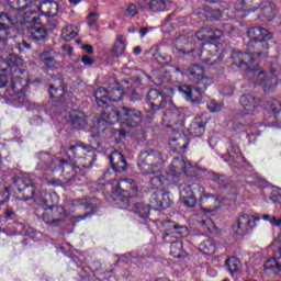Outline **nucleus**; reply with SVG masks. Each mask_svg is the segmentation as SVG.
Instances as JSON below:
<instances>
[{"mask_svg": "<svg viewBox=\"0 0 281 281\" xmlns=\"http://www.w3.org/2000/svg\"><path fill=\"white\" fill-rule=\"evenodd\" d=\"M200 227H202V229H207V232H214L215 226L212 218H205L200 222Z\"/></svg>", "mask_w": 281, "mask_h": 281, "instance_id": "47", "label": "nucleus"}, {"mask_svg": "<svg viewBox=\"0 0 281 281\" xmlns=\"http://www.w3.org/2000/svg\"><path fill=\"white\" fill-rule=\"evenodd\" d=\"M139 14V9L134 3L130 4L125 10V16L128 19H133V16H137Z\"/></svg>", "mask_w": 281, "mask_h": 281, "instance_id": "45", "label": "nucleus"}, {"mask_svg": "<svg viewBox=\"0 0 281 281\" xmlns=\"http://www.w3.org/2000/svg\"><path fill=\"white\" fill-rule=\"evenodd\" d=\"M195 36L198 41H217V38H223V31L204 26L195 33Z\"/></svg>", "mask_w": 281, "mask_h": 281, "instance_id": "16", "label": "nucleus"}, {"mask_svg": "<svg viewBox=\"0 0 281 281\" xmlns=\"http://www.w3.org/2000/svg\"><path fill=\"white\" fill-rule=\"evenodd\" d=\"M216 52H218V46H216V44L204 45L203 49L200 52V58L202 59V63H206V65H214V61L210 60L216 56Z\"/></svg>", "mask_w": 281, "mask_h": 281, "instance_id": "21", "label": "nucleus"}, {"mask_svg": "<svg viewBox=\"0 0 281 281\" xmlns=\"http://www.w3.org/2000/svg\"><path fill=\"white\" fill-rule=\"evenodd\" d=\"M277 12H278V9L276 8V4L268 2L262 5L260 16L262 19H266L267 21H271L276 16Z\"/></svg>", "mask_w": 281, "mask_h": 281, "instance_id": "31", "label": "nucleus"}, {"mask_svg": "<svg viewBox=\"0 0 281 281\" xmlns=\"http://www.w3.org/2000/svg\"><path fill=\"white\" fill-rule=\"evenodd\" d=\"M121 120L126 126L135 127L142 122V112L136 109L123 106L121 109Z\"/></svg>", "mask_w": 281, "mask_h": 281, "instance_id": "12", "label": "nucleus"}, {"mask_svg": "<svg viewBox=\"0 0 281 281\" xmlns=\"http://www.w3.org/2000/svg\"><path fill=\"white\" fill-rule=\"evenodd\" d=\"M169 144L173 150H181V144L177 143V138H171Z\"/></svg>", "mask_w": 281, "mask_h": 281, "instance_id": "61", "label": "nucleus"}, {"mask_svg": "<svg viewBox=\"0 0 281 281\" xmlns=\"http://www.w3.org/2000/svg\"><path fill=\"white\" fill-rule=\"evenodd\" d=\"M272 247H273V258L276 260H280L281 259V241L274 240L272 243Z\"/></svg>", "mask_w": 281, "mask_h": 281, "instance_id": "49", "label": "nucleus"}, {"mask_svg": "<svg viewBox=\"0 0 281 281\" xmlns=\"http://www.w3.org/2000/svg\"><path fill=\"white\" fill-rule=\"evenodd\" d=\"M182 95H186V99L190 102H195L199 104L203 100V94L207 91V88H203V85H198L196 88H190V86H182L179 89Z\"/></svg>", "mask_w": 281, "mask_h": 281, "instance_id": "11", "label": "nucleus"}, {"mask_svg": "<svg viewBox=\"0 0 281 281\" xmlns=\"http://www.w3.org/2000/svg\"><path fill=\"white\" fill-rule=\"evenodd\" d=\"M175 95L172 88H167L162 92L157 89H151L147 93V100L153 111H159V109H166V105Z\"/></svg>", "mask_w": 281, "mask_h": 281, "instance_id": "3", "label": "nucleus"}, {"mask_svg": "<svg viewBox=\"0 0 281 281\" xmlns=\"http://www.w3.org/2000/svg\"><path fill=\"white\" fill-rule=\"evenodd\" d=\"M272 36L273 35H271L269 31L260 29V41H269V38H272Z\"/></svg>", "mask_w": 281, "mask_h": 281, "instance_id": "57", "label": "nucleus"}, {"mask_svg": "<svg viewBox=\"0 0 281 281\" xmlns=\"http://www.w3.org/2000/svg\"><path fill=\"white\" fill-rule=\"evenodd\" d=\"M213 181H216L220 183V186H225V181H227V178L224 176H214Z\"/></svg>", "mask_w": 281, "mask_h": 281, "instance_id": "60", "label": "nucleus"}, {"mask_svg": "<svg viewBox=\"0 0 281 281\" xmlns=\"http://www.w3.org/2000/svg\"><path fill=\"white\" fill-rule=\"evenodd\" d=\"M263 267L267 276H271V273L278 276L281 273V265L280 262H278V259H276V257L273 259H268L265 262Z\"/></svg>", "mask_w": 281, "mask_h": 281, "instance_id": "30", "label": "nucleus"}, {"mask_svg": "<svg viewBox=\"0 0 281 281\" xmlns=\"http://www.w3.org/2000/svg\"><path fill=\"white\" fill-rule=\"evenodd\" d=\"M8 87V77L3 74H0V89Z\"/></svg>", "mask_w": 281, "mask_h": 281, "instance_id": "59", "label": "nucleus"}, {"mask_svg": "<svg viewBox=\"0 0 281 281\" xmlns=\"http://www.w3.org/2000/svg\"><path fill=\"white\" fill-rule=\"evenodd\" d=\"M223 14H227L229 19H245L249 14V9L245 0H238L231 9L224 11Z\"/></svg>", "mask_w": 281, "mask_h": 281, "instance_id": "15", "label": "nucleus"}, {"mask_svg": "<svg viewBox=\"0 0 281 281\" xmlns=\"http://www.w3.org/2000/svg\"><path fill=\"white\" fill-rule=\"evenodd\" d=\"M125 52H126V38L124 37V35H117L112 46V54L114 58H120V56H124Z\"/></svg>", "mask_w": 281, "mask_h": 281, "instance_id": "23", "label": "nucleus"}, {"mask_svg": "<svg viewBox=\"0 0 281 281\" xmlns=\"http://www.w3.org/2000/svg\"><path fill=\"white\" fill-rule=\"evenodd\" d=\"M81 63H83V65H93V59L87 55H83L81 57Z\"/></svg>", "mask_w": 281, "mask_h": 281, "instance_id": "62", "label": "nucleus"}, {"mask_svg": "<svg viewBox=\"0 0 281 281\" xmlns=\"http://www.w3.org/2000/svg\"><path fill=\"white\" fill-rule=\"evenodd\" d=\"M78 36V26L75 25H67L61 31V38L66 41V43H69V41H74L75 37Z\"/></svg>", "mask_w": 281, "mask_h": 281, "instance_id": "37", "label": "nucleus"}, {"mask_svg": "<svg viewBox=\"0 0 281 281\" xmlns=\"http://www.w3.org/2000/svg\"><path fill=\"white\" fill-rule=\"evenodd\" d=\"M15 24L16 20L10 14L0 13V32H5V30H10V27H13Z\"/></svg>", "mask_w": 281, "mask_h": 281, "instance_id": "33", "label": "nucleus"}, {"mask_svg": "<svg viewBox=\"0 0 281 281\" xmlns=\"http://www.w3.org/2000/svg\"><path fill=\"white\" fill-rule=\"evenodd\" d=\"M256 221H260V217H251L247 214L239 216L234 225L233 229L238 236H245L256 227Z\"/></svg>", "mask_w": 281, "mask_h": 281, "instance_id": "9", "label": "nucleus"}, {"mask_svg": "<svg viewBox=\"0 0 281 281\" xmlns=\"http://www.w3.org/2000/svg\"><path fill=\"white\" fill-rule=\"evenodd\" d=\"M200 14H204L205 19L210 21H218L223 16V12L218 9L204 8Z\"/></svg>", "mask_w": 281, "mask_h": 281, "instance_id": "39", "label": "nucleus"}, {"mask_svg": "<svg viewBox=\"0 0 281 281\" xmlns=\"http://www.w3.org/2000/svg\"><path fill=\"white\" fill-rule=\"evenodd\" d=\"M44 5H46L47 8V12L48 14H50V16H56V14H58V3L57 2H44Z\"/></svg>", "mask_w": 281, "mask_h": 281, "instance_id": "46", "label": "nucleus"}, {"mask_svg": "<svg viewBox=\"0 0 281 281\" xmlns=\"http://www.w3.org/2000/svg\"><path fill=\"white\" fill-rule=\"evenodd\" d=\"M8 3L12 10H26L32 0H8Z\"/></svg>", "mask_w": 281, "mask_h": 281, "instance_id": "40", "label": "nucleus"}, {"mask_svg": "<svg viewBox=\"0 0 281 281\" xmlns=\"http://www.w3.org/2000/svg\"><path fill=\"white\" fill-rule=\"evenodd\" d=\"M65 168L68 166L67 160L53 158L49 154H42L37 162V170H56V167Z\"/></svg>", "mask_w": 281, "mask_h": 281, "instance_id": "10", "label": "nucleus"}, {"mask_svg": "<svg viewBox=\"0 0 281 281\" xmlns=\"http://www.w3.org/2000/svg\"><path fill=\"white\" fill-rule=\"evenodd\" d=\"M8 201H10V192L8 188H4L0 190V204L3 205V203H8Z\"/></svg>", "mask_w": 281, "mask_h": 281, "instance_id": "53", "label": "nucleus"}, {"mask_svg": "<svg viewBox=\"0 0 281 281\" xmlns=\"http://www.w3.org/2000/svg\"><path fill=\"white\" fill-rule=\"evenodd\" d=\"M207 109L211 111V113H218L220 111H223V103L212 101L207 103Z\"/></svg>", "mask_w": 281, "mask_h": 281, "instance_id": "51", "label": "nucleus"}, {"mask_svg": "<svg viewBox=\"0 0 281 281\" xmlns=\"http://www.w3.org/2000/svg\"><path fill=\"white\" fill-rule=\"evenodd\" d=\"M200 202L202 203V205H209V207H211L212 210L221 205V201L218 200V196L212 195L209 193H203V192H201Z\"/></svg>", "mask_w": 281, "mask_h": 281, "instance_id": "29", "label": "nucleus"}, {"mask_svg": "<svg viewBox=\"0 0 281 281\" xmlns=\"http://www.w3.org/2000/svg\"><path fill=\"white\" fill-rule=\"evenodd\" d=\"M172 0H149L148 5L151 12H166L170 10Z\"/></svg>", "mask_w": 281, "mask_h": 281, "instance_id": "24", "label": "nucleus"}, {"mask_svg": "<svg viewBox=\"0 0 281 281\" xmlns=\"http://www.w3.org/2000/svg\"><path fill=\"white\" fill-rule=\"evenodd\" d=\"M9 65H12V67H22L23 58L15 55H11L9 57Z\"/></svg>", "mask_w": 281, "mask_h": 281, "instance_id": "50", "label": "nucleus"}, {"mask_svg": "<svg viewBox=\"0 0 281 281\" xmlns=\"http://www.w3.org/2000/svg\"><path fill=\"white\" fill-rule=\"evenodd\" d=\"M154 58L158 60V63H170L172 57L170 55H164L159 52V47L156 48V53H154Z\"/></svg>", "mask_w": 281, "mask_h": 281, "instance_id": "44", "label": "nucleus"}, {"mask_svg": "<svg viewBox=\"0 0 281 281\" xmlns=\"http://www.w3.org/2000/svg\"><path fill=\"white\" fill-rule=\"evenodd\" d=\"M204 192V189L201 188L198 183L186 184L180 189V199L182 203L187 207H195L196 206V196H194V192Z\"/></svg>", "mask_w": 281, "mask_h": 281, "instance_id": "8", "label": "nucleus"}, {"mask_svg": "<svg viewBox=\"0 0 281 281\" xmlns=\"http://www.w3.org/2000/svg\"><path fill=\"white\" fill-rule=\"evenodd\" d=\"M43 199V203L47 205L48 207L45 209L43 213V221L46 223H59L60 216H67L65 213V207L63 206H54L49 205V200L52 195H49L47 192H44L41 194Z\"/></svg>", "mask_w": 281, "mask_h": 281, "instance_id": "6", "label": "nucleus"}, {"mask_svg": "<svg viewBox=\"0 0 281 281\" xmlns=\"http://www.w3.org/2000/svg\"><path fill=\"white\" fill-rule=\"evenodd\" d=\"M41 59L43 60L44 65L52 69L53 67H56V60L54 57H46L44 55L41 56Z\"/></svg>", "mask_w": 281, "mask_h": 281, "instance_id": "54", "label": "nucleus"}, {"mask_svg": "<svg viewBox=\"0 0 281 281\" xmlns=\"http://www.w3.org/2000/svg\"><path fill=\"white\" fill-rule=\"evenodd\" d=\"M248 38L250 41H260V27H251L248 30Z\"/></svg>", "mask_w": 281, "mask_h": 281, "instance_id": "48", "label": "nucleus"}, {"mask_svg": "<svg viewBox=\"0 0 281 281\" xmlns=\"http://www.w3.org/2000/svg\"><path fill=\"white\" fill-rule=\"evenodd\" d=\"M164 122H168L169 124H180L183 122V113L179 111V109H172L165 113Z\"/></svg>", "mask_w": 281, "mask_h": 281, "instance_id": "26", "label": "nucleus"}, {"mask_svg": "<svg viewBox=\"0 0 281 281\" xmlns=\"http://www.w3.org/2000/svg\"><path fill=\"white\" fill-rule=\"evenodd\" d=\"M11 85L14 93H25L27 91V87L30 86V81H27V79L12 77Z\"/></svg>", "mask_w": 281, "mask_h": 281, "instance_id": "28", "label": "nucleus"}, {"mask_svg": "<svg viewBox=\"0 0 281 281\" xmlns=\"http://www.w3.org/2000/svg\"><path fill=\"white\" fill-rule=\"evenodd\" d=\"M135 214H137L140 218H148L150 216V207L145 204H135Z\"/></svg>", "mask_w": 281, "mask_h": 281, "instance_id": "41", "label": "nucleus"}, {"mask_svg": "<svg viewBox=\"0 0 281 281\" xmlns=\"http://www.w3.org/2000/svg\"><path fill=\"white\" fill-rule=\"evenodd\" d=\"M187 168L188 164L186 160L181 158H175L171 162L169 173L171 177H181V175L186 173Z\"/></svg>", "mask_w": 281, "mask_h": 281, "instance_id": "22", "label": "nucleus"}, {"mask_svg": "<svg viewBox=\"0 0 281 281\" xmlns=\"http://www.w3.org/2000/svg\"><path fill=\"white\" fill-rule=\"evenodd\" d=\"M4 216H5V218H12V216H14V211H12V210H7V211L4 212Z\"/></svg>", "mask_w": 281, "mask_h": 281, "instance_id": "64", "label": "nucleus"}, {"mask_svg": "<svg viewBox=\"0 0 281 281\" xmlns=\"http://www.w3.org/2000/svg\"><path fill=\"white\" fill-rule=\"evenodd\" d=\"M77 205H83L86 210H89L91 207V200H77Z\"/></svg>", "mask_w": 281, "mask_h": 281, "instance_id": "58", "label": "nucleus"}, {"mask_svg": "<svg viewBox=\"0 0 281 281\" xmlns=\"http://www.w3.org/2000/svg\"><path fill=\"white\" fill-rule=\"evenodd\" d=\"M205 124H207V122L203 116H195L189 127L190 135L193 137H202L203 133H205Z\"/></svg>", "mask_w": 281, "mask_h": 281, "instance_id": "18", "label": "nucleus"}, {"mask_svg": "<svg viewBox=\"0 0 281 281\" xmlns=\"http://www.w3.org/2000/svg\"><path fill=\"white\" fill-rule=\"evenodd\" d=\"M115 193L119 194L120 201L124 204L123 207H128V199L137 196V183L131 179L119 181Z\"/></svg>", "mask_w": 281, "mask_h": 281, "instance_id": "5", "label": "nucleus"}, {"mask_svg": "<svg viewBox=\"0 0 281 281\" xmlns=\"http://www.w3.org/2000/svg\"><path fill=\"white\" fill-rule=\"evenodd\" d=\"M150 181L151 188H154L155 190H159V188L164 186V179H161V176H154Z\"/></svg>", "mask_w": 281, "mask_h": 281, "instance_id": "52", "label": "nucleus"}, {"mask_svg": "<svg viewBox=\"0 0 281 281\" xmlns=\"http://www.w3.org/2000/svg\"><path fill=\"white\" fill-rule=\"evenodd\" d=\"M70 150L74 153V155L80 157V155H85V153H91L92 148L87 145H78L70 147Z\"/></svg>", "mask_w": 281, "mask_h": 281, "instance_id": "42", "label": "nucleus"}, {"mask_svg": "<svg viewBox=\"0 0 281 281\" xmlns=\"http://www.w3.org/2000/svg\"><path fill=\"white\" fill-rule=\"evenodd\" d=\"M248 49L251 52V56H267V49L269 44L265 40L249 41Z\"/></svg>", "mask_w": 281, "mask_h": 281, "instance_id": "19", "label": "nucleus"}, {"mask_svg": "<svg viewBox=\"0 0 281 281\" xmlns=\"http://www.w3.org/2000/svg\"><path fill=\"white\" fill-rule=\"evenodd\" d=\"M200 251L202 254H206V256H212V254L216 252V244L212 239H205L199 245Z\"/></svg>", "mask_w": 281, "mask_h": 281, "instance_id": "36", "label": "nucleus"}, {"mask_svg": "<svg viewBox=\"0 0 281 281\" xmlns=\"http://www.w3.org/2000/svg\"><path fill=\"white\" fill-rule=\"evenodd\" d=\"M170 255L173 258H183V256H186V251L183 250V241L182 240H175L171 243Z\"/></svg>", "mask_w": 281, "mask_h": 281, "instance_id": "35", "label": "nucleus"}, {"mask_svg": "<svg viewBox=\"0 0 281 281\" xmlns=\"http://www.w3.org/2000/svg\"><path fill=\"white\" fill-rule=\"evenodd\" d=\"M165 225L166 227H168L166 236L164 237L165 240L170 236H173L175 238H181L183 236H188V227L186 226L177 225L170 222Z\"/></svg>", "mask_w": 281, "mask_h": 281, "instance_id": "20", "label": "nucleus"}, {"mask_svg": "<svg viewBox=\"0 0 281 281\" xmlns=\"http://www.w3.org/2000/svg\"><path fill=\"white\" fill-rule=\"evenodd\" d=\"M187 75L194 85H203V89H207L213 82L212 78L205 75V69L196 64L187 69Z\"/></svg>", "mask_w": 281, "mask_h": 281, "instance_id": "7", "label": "nucleus"}, {"mask_svg": "<svg viewBox=\"0 0 281 281\" xmlns=\"http://www.w3.org/2000/svg\"><path fill=\"white\" fill-rule=\"evenodd\" d=\"M175 45H176V49H178V52L186 53L184 47H186V45H188V40H186L184 35H181L175 41Z\"/></svg>", "mask_w": 281, "mask_h": 281, "instance_id": "43", "label": "nucleus"}, {"mask_svg": "<svg viewBox=\"0 0 281 281\" xmlns=\"http://www.w3.org/2000/svg\"><path fill=\"white\" fill-rule=\"evenodd\" d=\"M233 65L241 69V71H249L250 76H254V80L257 85H263V87H271L269 80L276 83V78L273 75L267 77L265 70L260 68H254V56L247 53L235 52L232 55Z\"/></svg>", "mask_w": 281, "mask_h": 281, "instance_id": "1", "label": "nucleus"}, {"mask_svg": "<svg viewBox=\"0 0 281 281\" xmlns=\"http://www.w3.org/2000/svg\"><path fill=\"white\" fill-rule=\"evenodd\" d=\"M29 38L38 43V41H45L47 38V31L43 26H31L29 29Z\"/></svg>", "mask_w": 281, "mask_h": 281, "instance_id": "25", "label": "nucleus"}, {"mask_svg": "<svg viewBox=\"0 0 281 281\" xmlns=\"http://www.w3.org/2000/svg\"><path fill=\"white\" fill-rule=\"evenodd\" d=\"M110 162L115 172H126L128 164L126 162V158H124L122 153L113 151L110 156Z\"/></svg>", "mask_w": 281, "mask_h": 281, "instance_id": "17", "label": "nucleus"}, {"mask_svg": "<svg viewBox=\"0 0 281 281\" xmlns=\"http://www.w3.org/2000/svg\"><path fill=\"white\" fill-rule=\"evenodd\" d=\"M104 115H108V122L110 124H115L116 122H122V110H115L111 106L105 105Z\"/></svg>", "mask_w": 281, "mask_h": 281, "instance_id": "32", "label": "nucleus"}, {"mask_svg": "<svg viewBox=\"0 0 281 281\" xmlns=\"http://www.w3.org/2000/svg\"><path fill=\"white\" fill-rule=\"evenodd\" d=\"M124 94V91L120 89V86L112 87V90H106L105 88H99L94 92V98L98 106H101L104 109L109 102H120L122 100V95Z\"/></svg>", "mask_w": 281, "mask_h": 281, "instance_id": "4", "label": "nucleus"}, {"mask_svg": "<svg viewBox=\"0 0 281 281\" xmlns=\"http://www.w3.org/2000/svg\"><path fill=\"white\" fill-rule=\"evenodd\" d=\"M234 91H235L234 86H224V88L222 89L223 95H227V97L234 95Z\"/></svg>", "mask_w": 281, "mask_h": 281, "instance_id": "56", "label": "nucleus"}, {"mask_svg": "<svg viewBox=\"0 0 281 281\" xmlns=\"http://www.w3.org/2000/svg\"><path fill=\"white\" fill-rule=\"evenodd\" d=\"M164 166V157L159 151H143L139 155L138 167L144 175H155Z\"/></svg>", "mask_w": 281, "mask_h": 281, "instance_id": "2", "label": "nucleus"}, {"mask_svg": "<svg viewBox=\"0 0 281 281\" xmlns=\"http://www.w3.org/2000/svg\"><path fill=\"white\" fill-rule=\"evenodd\" d=\"M225 267L227 271L231 272V276H234V273H236L240 267H243V263L238 258L229 257L225 262Z\"/></svg>", "mask_w": 281, "mask_h": 281, "instance_id": "38", "label": "nucleus"}, {"mask_svg": "<svg viewBox=\"0 0 281 281\" xmlns=\"http://www.w3.org/2000/svg\"><path fill=\"white\" fill-rule=\"evenodd\" d=\"M18 190L22 193L20 198L21 201H30L34 199V192L36 189L34 188V182L30 179L21 178L16 181Z\"/></svg>", "mask_w": 281, "mask_h": 281, "instance_id": "14", "label": "nucleus"}, {"mask_svg": "<svg viewBox=\"0 0 281 281\" xmlns=\"http://www.w3.org/2000/svg\"><path fill=\"white\" fill-rule=\"evenodd\" d=\"M90 267L91 269H94V271H100V269H102V265H100L99 261H94Z\"/></svg>", "mask_w": 281, "mask_h": 281, "instance_id": "63", "label": "nucleus"}, {"mask_svg": "<svg viewBox=\"0 0 281 281\" xmlns=\"http://www.w3.org/2000/svg\"><path fill=\"white\" fill-rule=\"evenodd\" d=\"M239 102L245 111L251 112L254 109H256L258 99L254 98L251 94H243L239 99Z\"/></svg>", "mask_w": 281, "mask_h": 281, "instance_id": "27", "label": "nucleus"}, {"mask_svg": "<svg viewBox=\"0 0 281 281\" xmlns=\"http://www.w3.org/2000/svg\"><path fill=\"white\" fill-rule=\"evenodd\" d=\"M100 19V15L97 12H91L88 15V25H93Z\"/></svg>", "mask_w": 281, "mask_h": 281, "instance_id": "55", "label": "nucleus"}, {"mask_svg": "<svg viewBox=\"0 0 281 281\" xmlns=\"http://www.w3.org/2000/svg\"><path fill=\"white\" fill-rule=\"evenodd\" d=\"M70 120L75 128H85L87 126V116L81 112H72Z\"/></svg>", "mask_w": 281, "mask_h": 281, "instance_id": "34", "label": "nucleus"}, {"mask_svg": "<svg viewBox=\"0 0 281 281\" xmlns=\"http://www.w3.org/2000/svg\"><path fill=\"white\" fill-rule=\"evenodd\" d=\"M150 203L155 207H161V210H168L172 205L170 194L165 190H158L150 196Z\"/></svg>", "mask_w": 281, "mask_h": 281, "instance_id": "13", "label": "nucleus"}]
</instances>
